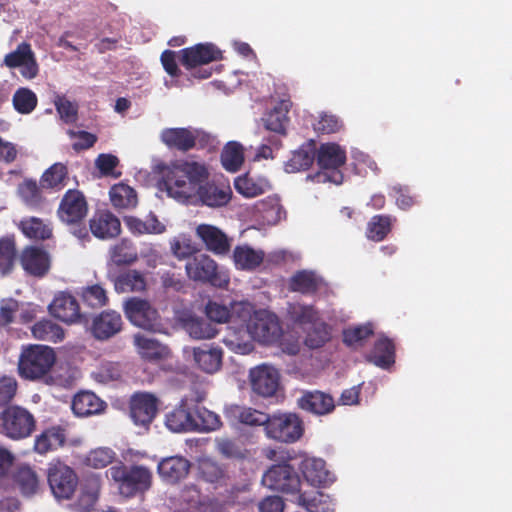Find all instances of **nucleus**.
<instances>
[{"label":"nucleus","mask_w":512,"mask_h":512,"mask_svg":"<svg viewBox=\"0 0 512 512\" xmlns=\"http://www.w3.org/2000/svg\"><path fill=\"white\" fill-rule=\"evenodd\" d=\"M209 172L204 164L195 161H175L161 170L159 186L168 196L182 203L200 200L209 207L229 203L232 190L229 185L207 182Z\"/></svg>","instance_id":"obj_1"},{"label":"nucleus","mask_w":512,"mask_h":512,"mask_svg":"<svg viewBox=\"0 0 512 512\" xmlns=\"http://www.w3.org/2000/svg\"><path fill=\"white\" fill-rule=\"evenodd\" d=\"M105 476L125 498L144 495L153 483L152 471L147 466L142 464L126 465L121 460L110 466L106 470Z\"/></svg>","instance_id":"obj_2"},{"label":"nucleus","mask_w":512,"mask_h":512,"mask_svg":"<svg viewBox=\"0 0 512 512\" xmlns=\"http://www.w3.org/2000/svg\"><path fill=\"white\" fill-rule=\"evenodd\" d=\"M55 361V351L49 346L39 344L23 346L18 361L19 375L27 380L40 379L50 372Z\"/></svg>","instance_id":"obj_3"},{"label":"nucleus","mask_w":512,"mask_h":512,"mask_svg":"<svg viewBox=\"0 0 512 512\" xmlns=\"http://www.w3.org/2000/svg\"><path fill=\"white\" fill-rule=\"evenodd\" d=\"M321 171L307 178L316 183H342L343 174L339 168L346 162V152L336 143L321 144L315 156Z\"/></svg>","instance_id":"obj_4"},{"label":"nucleus","mask_w":512,"mask_h":512,"mask_svg":"<svg viewBox=\"0 0 512 512\" xmlns=\"http://www.w3.org/2000/svg\"><path fill=\"white\" fill-rule=\"evenodd\" d=\"M88 202L84 193L77 189L67 190L60 200L57 216L66 225H75L73 234L79 239L88 238L85 226H80L88 214Z\"/></svg>","instance_id":"obj_5"},{"label":"nucleus","mask_w":512,"mask_h":512,"mask_svg":"<svg viewBox=\"0 0 512 512\" xmlns=\"http://www.w3.org/2000/svg\"><path fill=\"white\" fill-rule=\"evenodd\" d=\"M34 415L19 405H9L0 412V432L13 440L29 437L35 430Z\"/></svg>","instance_id":"obj_6"},{"label":"nucleus","mask_w":512,"mask_h":512,"mask_svg":"<svg viewBox=\"0 0 512 512\" xmlns=\"http://www.w3.org/2000/svg\"><path fill=\"white\" fill-rule=\"evenodd\" d=\"M123 310L132 325L153 333L164 332L162 318L148 300L131 297L124 302Z\"/></svg>","instance_id":"obj_7"},{"label":"nucleus","mask_w":512,"mask_h":512,"mask_svg":"<svg viewBox=\"0 0 512 512\" xmlns=\"http://www.w3.org/2000/svg\"><path fill=\"white\" fill-rule=\"evenodd\" d=\"M249 335L259 343L272 345L283 337V329L278 316L265 309L254 311L246 322Z\"/></svg>","instance_id":"obj_8"},{"label":"nucleus","mask_w":512,"mask_h":512,"mask_svg":"<svg viewBox=\"0 0 512 512\" xmlns=\"http://www.w3.org/2000/svg\"><path fill=\"white\" fill-rule=\"evenodd\" d=\"M304 434V423L296 413H275L269 416L265 429L267 438L286 444L295 443Z\"/></svg>","instance_id":"obj_9"},{"label":"nucleus","mask_w":512,"mask_h":512,"mask_svg":"<svg viewBox=\"0 0 512 512\" xmlns=\"http://www.w3.org/2000/svg\"><path fill=\"white\" fill-rule=\"evenodd\" d=\"M185 269L190 279L209 283L215 287L223 288L228 285V276L218 270L217 263L206 254H198L189 258Z\"/></svg>","instance_id":"obj_10"},{"label":"nucleus","mask_w":512,"mask_h":512,"mask_svg":"<svg viewBox=\"0 0 512 512\" xmlns=\"http://www.w3.org/2000/svg\"><path fill=\"white\" fill-rule=\"evenodd\" d=\"M47 480L53 495L58 499H70L79 481L74 469L60 461L49 465Z\"/></svg>","instance_id":"obj_11"},{"label":"nucleus","mask_w":512,"mask_h":512,"mask_svg":"<svg viewBox=\"0 0 512 512\" xmlns=\"http://www.w3.org/2000/svg\"><path fill=\"white\" fill-rule=\"evenodd\" d=\"M262 483L269 489L282 493H299L301 481L293 466L288 463L272 465L262 476Z\"/></svg>","instance_id":"obj_12"},{"label":"nucleus","mask_w":512,"mask_h":512,"mask_svg":"<svg viewBox=\"0 0 512 512\" xmlns=\"http://www.w3.org/2000/svg\"><path fill=\"white\" fill-rule=\"evenodd\" d=\"M158 398L148 392H135L129 400L130 417L135 425L149 427L158 413Z\"/></svg>","instance_id":"obj_13"},{"label":"nucleus","mask_w":512,"mask_h":512,"mask_svg":"<svg viewBox=\"0 0 512 512\" xmlns=\"http://www.w3.org/2000/svg\"><path fill=\"white\" fill-rule=\"evenodd\" d=\"M49 313L66 324L81 322L83 315L77 299L68 292H58L48 306Z\"/></svg>","instance_id":"obj_14"},{"label":"nucleus","mask_w":512,"mask_h":512,"mask_svg":"<svg viewBox=\"0 0 512 512\" xmlns=\"http://www.w3.org/2000/svg\"><path fill=\"white\" fill-rule=\"evenodd\" d=\"M180 63L186 69L197 68L222 59L221 50L212 43H199L180 51Z\"/></svg>","instance_id":"obj_15"},{"label":"nucleus","mask_w":512,"mask_h":512,"mask_svg":"<svg viewBox=\"0 0 512 512\" xmlns=\"http://www.w3.org/2000/svg\"><path fill=\"white\" fill-rule=\"evenodd\" d=\"M297 406L310 414L325 416L335 410L334 398L320 390H306L297 399Z\"/></svg>","instance_id":"obj_16"},{"label":"nucleus","mask_w":512,"mask_h":512,"mask_svg":"<svg viewBox=\"0 0 512 512\" xmlns=\"http://www.w3.org/2000/svg\"><path fill=\"white\" fill-rule=\"evenodd\" d=\"M278 371L268 365H260L250 371L252 390L263 397L273 396L279 386Z\"/></svg>","instance_id":"obj_17"},{"label":"nucleus","mask_w":512,"mask_h":512,"mask_svg":"<svg viewBox=\"0 0 512 512\" xmlns=\"http://www.w3.org/2000/svg\"><path fill=\"white\" fill-rule=\"evenodd\" d=\"M123 327L120 313L114 310H105L93 318L91 333L97 340H108L118 334Z\"/></svg>","instance_id":"obj_18"},{"label":"nucleus","mask_w":512,"mask_h":512,"mask_svg":"<svg viewBox=\"0 0 512 512\" xmlns=\"http://www.w3.org/2000/svg\"><path fill=\"white\" fill-rule=\"evenodd\" d=\"M19 260L25 272L35 277H43L50 269L49 254L36 246L25 247L19 256Z\"/></svg>","instance_id":"obj_19"},{"label":"nucleus","mask_w":512,"mask_h":512,"mask_svg":"<svg viewBox=\"0 0 512 512\" xmlns=\"http://www.w3.org/2000/svg\"><path fill=\"white\" fill-rule=\"evenodd\" d=\"M165 425L172 432H187L198 430V420L186 400H181L180 404L165 416Z\"/></svg>","instance_id":"obj_20"},{"label":"nucleus","mask_w":512,"mask_h":512,"mask_svg":"<svg viewBox=\"0 0 512 512\" xmlns=\"http://www.w3.org/2000/svg\"><path fill=\"white\" fill-rule=\"evenodd\" d=\"M190 467L188 459L175 455L161 459L157 465V472L165 483L177 484L188 475Z\"/></svg>","instance_id":"obj_21"},{"label":"nucleus","mask_w":512,"mask_h":512,"mask_svg":"<svg viewBox=\"0 0 512 512\" xmlns=\"http://www.w3.org/2000/svg\"><path fill=\"white\" fill-rule=\"evenodd\" d=\"M196 236L203 242L205 248L215 255H226L230 251L229 238L216 226L200 224L196 228Z\"/></svg>","instance_id":"obj_22"},{"label":"nucleus","mask_w":512,"mask_h":512,"mask_svg":"<svg viewBox=\"0 0 512 512\" xmlns=\"http://www.w3.org/2000/svg\"><path fill=\"white\" fill-rule=\"evenodd\" d=\"M92 234L106 240L117 237L121 232L120 220L110 211H97L89 221Z\"/></svg>","instance_id":"obj_23"},{"label":"nucleus","mask_w":512,"mask_h":512,"mask_svg":"<svg viewBox=\"0 0 512 512\" xmlns=\"http://www.w3.org/2000/svg\"><path fill=\"white\" fill-rule=\"evenodd\" d=\"M225 416L229 420L237 421L243 425L264 426L265 430L270 415L252 407L232 405L225 410Z\"/></svg>","instance_id":"obj_24"},{"label":"nucleus","mask_w":512,"mask_h":512,"mask_svg":"<svg viewBox=\"0 0 512 512\" xmlns=\"http://www.w3.org/2000/svg\"><path fill=\"white\" fill-rule=\"evenodd\" d=\"M235 190L245 198H254L271 189L269 180L264 176L245 173L234 180Z\"/></svg>","instance_id":"obj_25"},{"label":"nucleus","mask_w":512,"mask_h":512,"mask_svg":"<svg viewBox=\"0 0 512 512\" xmlns=\"http://www.w3.org/2000/svg\"><path fill=\"white\" fill-rule=\"evenodd\" d=\"M301 472L305 480L312 486H325L333 481L325 461L320 458L304 459L301 463Z\"/></svg>","instance_id":"obj_26"},{"label":"nucleus","mask_w":512,"mask_h":512,"mask_svg":"<svg viewBox=\"0 0 512 512\" xmlns=\"http://www.w3.org/2000/svg\"><path fill=\"white\" fill-rule=\"evenodd\" d=\"M66 430L61 426H52L42 431L35 439L34 449L39 454L57 450L66 442Z\"/></svg>","instance_id":"obj_27"},{"label":"nucleus","mask_w":512,"mask_h":512,"mask_svg":"<svg viewBox=\"0 0 512 512\" xmlns=\"http://www.w3.org/2000/svg\"><path fill=\"white\" fill-rule=\"evenodd\" d=\"M182 327L190 337L197 340L212 339L218 334L215 324L208 319L195 315H187L182 318Z\"/></svg>","instance_id":"obj_28"},{"label":"nucleus","mask_w":512,"mask_h":512,"mask_svg":"<svg viewBox=\"0 0 512 512\" xmlns=\"http://www.w3.org/2000/svg\"><path fill=\"white\" fill-rule=\"evenodd\" d=\"M291 105L290 100H281L278 102L263 119L265 128L278 134L286 135L287 126L290 121L288 113Z\"/></svg>","instance_id":"obj_29"},{"label":"nucleus","mask_w":512,"mask_h":512,"mask_svg":"<svg viewBox=\"0 0 512 512\" xmlns=\"http://www.w3.org/2000/svg\"><path fill=\"white\" fill-rule=\"evenodd\" d=\"M367 360L382 369L390 368L395 363L394 342L387 337L378 339L367 356Z\"/></svg>","instance_id":"obj_30"},{"label":"nucleus","mask_w":512,"mask_h":512,"mask_svg":"<svg viewBox=\"0 0 512 512\" xmlns=\"http://www.w3.org/2000/svg\"><path fill=\"white\" fill-rule=\"evenodd\" d=\"M161 141L169 148L187 152L194 148L192 128H166Z\"/></svg>","instance_id":"obj_31"},{"label":"nucleus","mask_w":512,"mask_h":512,"mask_svg":"<svg viewBox=\"0 0 512 512\" xmlns=\"http://www.w3.org/2000/svg\"><path fill=\"white\" fill-rule=\"evenodd\" d=\"M105 407L106 403L90 391L77 393L72 401L73 412L83 417L101 413Z\"/></svg>","instance_id":"obj_32"},{"label":"nucleus","mask_w":512,"mask_h":512,"mask_svg":"<svg viewBox=\"0 0 512 512\" xmlns=\"http://www.w3.org/2000/svg\"><path fill=\"white\" fill-rule=\"evenodd\" d=\"M193 357L195 363L202 371L212 374L220 369L223 352L219 347H197L193 349Z\"/></svg>","instance_id":"obj_33"},{"label":"nucleus","mask_w":512,"mask_h":512,"mask_svg":"<svg viewBox=\"0 0 512 512\" xmlns=\"http://www.w3.org/2000/svg\"><path fill=\"white\" fill-rule=\"evenodd\" d=\"M134 344L138 352L146 361L157 362L163 360L168 355V348L155 339L148 338L141 334L134 336Z\"/></svg>","instance_id":"obj_34"},{"label":"nucleus","mask_w":512,"mask_h":512,"mask_svg":"<svg viewBox=\"0 0 512 512\" xmlns=\"http://www.w3.org/2000/svg\"><path fill=\"white\" fill-rule=\"evenodd\" d=\"M255 210L262 222L267 225H276L286 217V211L278 197H267L255 204Z\"/></svg>","instance_id":"obj_35"},{"label":"nucleus","mask_w":512,"mask_h":512,"mask_svg":"<svg viewBox=\"0 0 512 512\" xmlns=\"http://www.w3.org/2000/svg\"><path fill=\"white\" fill-rule=\"evenodd\" d=\"M118 293L141 292L146 289V279L142 272L128 270L111 278Z\"/></svg>","instance_id":"obj_36"},{"label":"nucleus","mask_w":512,"mask_h":512,"mask_svg":"<svg viewBox=\"0 0 512 512\" xmlns=\"http://www.w3.org/2000/svg\"><path fill=\"white\" fill-rule=\"evenodd\" d=\"M32 336L41 341L61 342L65 337L64 329L51 319H41L31 327Z\"/></svg>","instance_id":"obj_37"},{"label":"nucleus","mask_w":512,"mask_h":512,"mask_svg":"<svg viewBox=\"0 0 512 512\" xmlns=\"http://www.w3.org/2000/svg\"><path fill=\"white\" fill-rule=\"evenodd\" d=\"M396 218L387 214H378L371 217L366 227V237L374 242L383 241L391 232Z\"/></svg>","instance_id":"obj_38"},{"label":"nucleus","mask_w":512,"mask_h":512,"mask_svg":"<svg viewBox=\"0 0 512 512\" xmlns=\"http://www.w3.org/2000/svg\"><path fill=\"white\" fill-rule=\"evenodd\" d=\"M110 201L116 209H133L138 204L136 191L127 184L118 183L109 191Z\"/></svg>","instance_id":"obj_39"},{"label":"nucleus","mask_w":512,"mask_h":512,"mask_svg":"<svg viewBox=\"0 0 512 512\" xmlns=\"http://www.w3.org/2000/svg\"><path fill=\"white\" fill-rule=\"evenodd\" d=\"M287 317L291 322L300 327L311 325L320 319L319 311L313 305H305L298 302L288 304Z\"/></svg>","instance_id":"obj_40"},{"label":"nucleus","mask_w":512,"mask_h":512,"mask_svg":"<svg viewBox=\"0 0 512 512\" xmlns=\"http://www.w3.org/2000/svg\"><path fill=\"white\" fill-rule=\"evenodd\" d=\"M316 156L313 143L302 145L294 151L291 158L285 163V170L288 173H295L307 170L314 162Z\"/></svg>","instance_id":"obj_41"},{"label":"nucleus","mask_w":512,"mask_h":512,"mask_svg":"<svg viewBox=\"0 0 512 512\" xmlns=\"http://www.w3.org/2000/svg\"><path fill=\"white\" fill-rule=\"evenodd\" d=\"M298 504L304 507L307 512H333L334 503L329 495L316 491L311 495L298 493Z\"/></svg>","instance_id":"obj_42"},{"label":"nucleus","mask_w":512,"mask_h":512,"mask_svg":"<svg viewBox=\"0 0 512 512\" xmlns=\"http://www.w3.org/2000/svg\"><path fill=\"white\" fill-rule=\"evenodd\" d=\"M13 479L24 496L34 495L39 489V477L36 471L28 465H20L15 471Z\"/></svg>","instance_id":"obj_43"},{"label":"nucleus","mask_w":512,"mask_h":512,"mask_svg":"<svg viewBox=\"0 0 512 512\" xmlns=\"http://www.w3.org/2000/svg\"><path fill=\"white\" fill-rule=\"evenodd\" d=\"M68 179V168L57 162L44 171L40 178V186L44 189L61 190Z\"/></svg>","instance_id":"obj_44"},{"label":"nucleus","mask_w":512,"mask_h":512,"mask_svg":"<svg viewBox=\"0 0 512 512\" xmlns=\"http://www.w3.org/2000/svg\"><path fill=\"white\" fill-rule=\"evenodd\" d=\"M233 260L238 269L253 270L263 262L264 253L247 245L236 246L233 251Z\"/></svg>","instance_id":"obj_45"},{"label":"nucleus","mask_w":512,"mask_h":512,"mask_svg":"<svg viewBox=\"0 0 512 512\" xmlns=\"http://www.w3.org/2000/svg\"><path fill=\"white\" fill-rule=\"evenodd\" d=\"M321 280L310 271H298L289 281V288L293 292L304 295L315 294L320 287Z\"/></svg>","instance_id":"obj_46"},{"label":"nucleus","mask_w":512,"mask_h":512,"mask_svg":"<svg viewBox=\"0 0 512 512\" xmlns=\"http://www.w3.org/2000/svg\"><path fill=\"white\" fill-rule=\"evenodd\" d=\"M117 453L109 447L91 449L83 458L82 464L92 469H104L114 465L117 461Z\"/></svg>","instance_id":"obj_47"},{"label":"nucleus","mask_w":512,"mask_h":512,"mask_svg":"<svg viewBox=\"0 0 512 512\" xmlns=\"http://www.w3.org/2000/svg\"><path fill=\"white\" fill-rule=\"evenodd\" d=\"M19 228L22 233L35 240H47L52 237V228L42 219L37 217H28L20 221Z\"/></svg>","instance_id":"obj_48"},{"label":"nucleus","mask_w":512,"mask_h":512,"mask_svg":"<svg viewBox=\"0 0 512 512\" xmlns=\"http://www.w3.org/2000/svg\"><path fill=\"white\" fill-rule=\"evenodd\" d=\"M110 258L117 266L130 265L138 259L136 247L128 239H122L110 249Z\"/></svg>","instance_id":"obj_49"},{"label":"nucleus","mask_w":512,"mask_h":512,"mask_svg":"<svg viewBox=\"0 0 512 512\" xmlns=\"http://www.w3.org/2000/svg\"><path fill=\"white\" fill-rule=\"evenodd\" d=\"M17 250L15 239L12 236L0 238V273L9 274L17 261Z\"/></svg>","instance_id":"obj_50"},{"label":"nucleus","mask_w":512,"mask_h":512,"mask_svg":"<svg viewBox=\"0 0 512 512\" xmlns=\"http://www.w3.org/2000/svg\"><path fill=\"white\" fill-rule=\"evenodd\" d=\"M244 162V152L241 144L235 141L228 142L222 153L221 163L225 170L236 172Z\"/></svg>","instance_id":"obj_51"},{"label":"nucleus","mask_w":512,"mask_h":512,"mask_svg":"<svg viewBox=\"0 0 512 512\" xmlns=\"http://www.w3.org/2000/svg\"><path fill=\"white\" fill-rule=\"evenodd\" d=\"M331 338L330 326L317 320L311 324V328L308 330L304 343L310 349H318L323 347Z\"/></svg>","instance_id":"obj_52"},{"label":"nucleus","mask_w":512,"mask_h":512,"mask_svg":"<svg viewBox=\"0 0 512 512\" xmlns=\"http://www.w3.org/2000/svg\"><path fill=\"white\" fill-rule=\"evenodd\" d=\"M216 448L223 457L228 459L243 460L249 456V450L236 439L218 438L216 439Z\"/></svg>","instance_id":"obj_53"},{"label":"nucleus","mask_w":512,"mask_h":512,"mask_svg":"<svg viewBox=\"0 0 512 512\" xmlns=\"http://www.w3.org/2000/svg\"><path fill=\"white\" fill-rule=\"evenodd\" d=\"M13 106L21 114L31 113L37 106L36 94L28 88H19L13 95Z\"/></svg>","instance_id":"obj_54"},{"label":"nucleus","mask_w":512,"mask_h":512,"mask_svg":"<svg viewBox=\"0 0 512 512\" xmlns=\"http://www.w3.org/2000/svg\"><path fill=\"white\" fill-rule=\"evenodd\" d=\"M40 187L35 180L26 179L19 185L18 192L28 206L35 208L43 201Z\"/></svg>","instance_id":"obj_55"},{"label":"nucleus","mask_w":512,"mask_h":512,"mask_svg":"<svg viewBox=\"0 0 512 512\" xmlns=\"http://www.w3.org/2000/svg\"><path fill=\"white\" fill-rule=\"evenodd\" d=\"M81 296L84 303L92 308H101L108 302L107 292L99 284H94L83 288Z\"/></svg>","instance_id":"obj_56"},{"label":"nucleus","mask_w":512,"mask_h":512,"mask_svg":"<svg viewBox=\"0 0 512 512\" xmlns=\"http://www.w3.org/2000/svg\"><path fill=\"white\" fill-rule=\"evenodd\" d=\"M18 382L13 376L0 374V408H6L15 398Z\"/></svg>","instance_id":"obj_57"},{"label":"nucleus","mask_w":512,"mask_h":512,"mask_svg":"<svg viewBox=\"0 0 512 512\" xmlns=\"http://www.w3.org/2000/svg\"><path fill=\"white\" fill-rule=\"evenodd\" d=\"M32 54L31 45L27 42H22L17 46L16 50L5 56L3 63L8 68H17L29 59Z\"/></svg>","instance_id":"obj_58"},{"label":"nucleus","mask_w":512,"mask_h":512,"mask_svg":"<svg viewBox=\"0 0 512 512\" xmlns=\"http://www.w3.org/2000/svg\"><path fill=\"white\" fill-rule=\"evenodd\" d=\"M373 335V327L371 324L360 325L349 328L343 332V341L348 346H355Z\"/></svg>","instance_id":"obj_59"},{"label":"nucleus","mask_w":512,"mask_h":512,"mask_svg":"<svg viewBox=\"0 0 512 512\" xmlns=\"http://www.w3.org/2000/svg\"><path fill=\"white\" fill-rule=\"evenodd\" d=\"M194 415L198 420V430L213 431L219 429L221 426V420L217 414L211 412L205 408H196Z\"/></svg>","instance_id":"obj_60"},{"label":"nucleus","mask_w":512,"mask_h":512,"mask_svg":"<svg viewBox=\"0 0 512 512\" xmlns=\"http://www.w3.org/2000/svg\"><path fill=\"white\" fill-rule=\"evenodd\" d=\"M54 104L60 118L65 123H74L77 120V106L65 96H57Z\"/></svg>","instance_id":"obj_61"},{"label":"nucleus","mask_w":512,"mask_h":512,"mask_svg":"<svg viewBox=\"0 0 512 512\" xmlns=\"http://www.w3.org/2000/svg\"><path fill=\"white\" fill-rule=\"evenodd\" d=\"M205 313L210 322L225 323L230 319V310L222 304L209 301L205 307Z\"/></svg>","instance_id":"obj_62"},{"label":"nucleus","mask_w":512,"mask_h":512,"mask_svg":"<svg viewBox=\"0 0 512 512\" xmlns=\"http://www.w3.org/2000/svg\"><path fill=\"white\" fill-rule=\"evenodd\" d=\"M93 377L96 381L107 384L120 379L121 371L117 364L109 362L101 365L98 370L93 373Z\"/></svg>","instance_id":"obj_63"},{"label":"nucleus","mask_w":512,"mask_h":512,"mask_svg":"<svg viewBox=\"0 0 512 512\" xmlns=\"http://www.w3.org/2000/svg\"><path fill=\"white\" fill-rule=\"evenodd\" d=\"M341 126V122L335 115L322 114L314 125V129L320 133L331 134L338 132Z\"/></svg>","instance_id":"obj_64"}]
</instances>
